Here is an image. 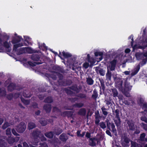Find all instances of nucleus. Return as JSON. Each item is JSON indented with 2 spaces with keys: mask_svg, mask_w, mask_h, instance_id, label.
<instances>
[{
  "mask_svg": "<svg viewBox=\"0 0 147 147\" xmlns=\"http://www.w3.org/2000/svg\"><path fill=\"white\" fill-rule=\"evenodd\" d=\"M13 98V94L12 93H10L7 95V98L9 100H11Z\"/></svg>",
  "mask_w": 147,
  "mask_h": 147,
  "instance_id": "nucleus-54",
  "label": "nucleus"
},
{
  "mask_svg": "<svg viewBox=\"0 0 147 147\" xmlns=\"http://www.w3.org/2000/svg\"><path fill=\"white\" fill-rule=\"evenodd\" d=\"M71 90L76 92L77 93H79L81 90L82 87L81 85H79L78 86L77 84L73 85L69 87Z\"/></svg>",
  "mask_w": 147,
  "mask_h": 147,
  "instance_id": "nucleus-5",
  "label": "nucleus"
},
{
  "mask_svg": "<svg viewBox=\"0 0 147 147\" xmlns=\"http://www.w3.org/2000/svg\"><path fill=\"white\" fill-rule=\"evenodd\" d=\"M25 49H26V52L29 54H32L36 53V51L33 50L30 47H25Z\"/></svg>",
  "mask_w": 147,
  "mask_h": 147,
  "instance_id": "nucleus-29",
  "label": "nucleus"
},
{
  "mask_svg": "<svg viewBox=\"0 0 147 147\" xmlns=\"http://www.w3.org/2000/svg\"><path fill=\"white\" fill-rule=\"evenodd\" d=\"M10 45H11L10 42H8L7 41H5L3 42V46L6 49V50L7 52H10L11 50V48L9 49Z\"/></svg>",
  "mask_w": 147,
  "mask_h": 147,
  "instance_id": "nucleus-13",
  "label": "nucleus"
},
{
  "mask_svg": "<svg viewBox=\"0 0 147 147\" xmlns=\"http://www.w3.org/2000/svg\"><path fill=\"white\" fill-rule=\"evenodd\" d=\"M53 69L55 71L59 72L61 71V68L60 67L57 65L54 66L53 67Z\"/></svg>",
  "mask_w": 147,
  "mask_h": 147,
  "instance_id": "nucleus-50",
  "label": "nucleus"
},
{
  "mask_svg": "<svg viewBox=\"0 0 147 147\" xmlns=\"http://www.w3.org/2000/svg\"><path fill=\"white\" fill-rule=\"evenodd\" d=\"M112 73L108 69L106 75V80L109 82H111Z\"/></svg>",
  "mask_w": 147,
  "mask_h": 147,
  "instance_id": "nucleus-18",
  "label": "nucleus"
},
{
  "mask_svg": "<svg viewBox=\"0 0 147 147\" xmlns=\"http://www.w3.org/2000/svg\"><path fill=\"white\" fill-rule=\"evenodd\" d=\"M99 124L100 127L102 129H104L106 128V124L104 122H101Z\"/></svg>",
  "mask_w": 147,
  "mask_h": 147,
  "instance_id": "nucleus-61",
  "label": "nucleus"
},
{
  "mask_svg": "<svg viewBox=\"0 0 147 147\" xmlns=\"http://www.w3.org/2000/svg\"><path fill=\"white\" fill-rule=\"evenodd\" d=\"M26 128L25 123L23 122H21L16 127V130L19 133H23Z\"/></svg>",
  "mask_w": 147,
  "mask_h": 147,
  "instance_id": "nucleus-4",
  "label": "nucleus"
},
{
  "mask_svg": "<svg viewBox=\"0 0 147 147\" xmlns=\"http://www.w3.org/2000/svg\"><path fill=\"white\" fill-rule=\"evenodd\" d=\"M59 139L63 142H65L67 140L68 138L66 134L63 133L60 135Z\"/></svg>",
  "mask_w": 147,
  "mask_h": 147,
  "instance_id": "nucleus-19",
  "label": "nucleus"
},
{
  "mask_svg": "<svg viewBox=\"0 0 147 147\" xmlns=\"http://www.w3.org/2000/svg\"><path fill=\"white\" fill-rule=\"evenodd\" d=\"M106 104L108 105H112V99L110 98L109 99L107 98L105 100Z\"/></svg>",
  "mask_w": 147,
  "mask_h": 147,
  "instance_id": "nucleus-52",
  "label": "nucleus"
},
{
  "mask_svg": "<svg viewBox=\"0 0 147 147\" xmlns=\"http://www.w3.org/2000/svg\"><path fill=\"white\" fill-rule=\"evenodd\" d=\"M81 131V130H78L76 132L77 135L78 137H83L85 134V131L83 132L82 134H80V133Z\"/></svg>",
  "mask_w": 147,
  "mask_h": 147,
  "instance_id": "nucleus-47",
  "label": "nucleus"
},
{
  "mask_svg": "<svg viewBox=\"0 0 147 147\" xmlns=\"http://www.w3.org/2000/svg\"><path fill=\"white\" fill-rule=\"evenodd\" d=\"M114 110L115 111L113 110L112 111L115 115V118H116V119H115L114 121L116 126L118 127L121 125V121L119 115V110L117 109L115 110L114 109Z\"/></svg>",
  "mask_w": 147,
  "mask_h": 147,
  "instance_id": "nucleus-1",
  "label": "nucleus"
},
{
  "mask_svg": "<svg viewBox=\"0 0 147 147\" xmlns=\"http://www.w3.org/2000/svg\"><path fill=\"white\" fill-rule=\"evenodd\" d=\"M107 125L108 129L111 130V127L112 128L111 131L114 133H116V130L115 128V125L113 123H111L109 121H108L107 122Z\"/></svg>",
  "mask_w": 147,
  "mask_h": 147,
  "instance_id": "nucleus-6",
  "label": "nucleus"
},
{
  "mask_svg": "<svg viewBox=\"0 0 147 147\" xmlns=\"http://www.w3.org/2000/svg\"><path fill=\"white\" fill-rule=\"evenodd\" d=\"M71 90L70 89H69L67 88H65L64 89V90L67 94L68 95L70 96H72L75 93V92Z\"/></svg>",
  "mask_w": 147,
  "mask_h": 147,
  "instance_id": "nucleus-37",
  "label": "nucleus"
},
{
  "mask_svg": "<svg viewBox=\"0 0 147 147\" xmlns=\"http://www.w3.org/2000/svg\"><path fill=\"white\" fill-rule=\"evenodd\" d=\"M76 60V59L75 57H71L68 60V61L71 64H74L75 63V61Z\"/></svg>",
  "mask_w": 147,
  "mask_h": 147,
  "instance_id": "nucleus-56",
  "label": "nucleus"
},
{
  "mask_svg": "<svg viewBox=\"0 0 147 147\" xmlns=\"http://www.w3.org/2000/svg\"><path fill=\"white\" fill-rule=\"evenodd\" d=\"M20 95V94L19 92L15 93L13 94V98H18Z\"/></svg>",
  "mask_w": 147,
  "mask_h": 147,
  "instance_id": "nucleus-63",
  "label": "nucleus"
},
{
  "mask_svg": "<svg viewBox=\"0 0 147 147\" xmlns=\"http://www.w3.org/2000/svg\"><path fill=\"white\" fill-rule=\"evenodd\" d=\"M112 94H113V97H116L118 96V92L117 90L115 88H113L111 89Z\"/></svg>",
  "mask_w": 147,
  "mask_h": 147,
  "instance_id": "nucleus-33",
  "label": "nucleus"
},
{
  "mask_svg": "<svg viewBox=\"0 0 147 147\" xmlns=\"http://www.w3.org/2000/svg\"><path fill=\"white\" fill-rule=\"evenodd\" d=\"M88 61L89 63H90L91 65H93L95 63L94 59L92 58H88Z\"/></svg>",
  "mask_w": 147,
  "mask_h": 147,
  "instance_id": "nucleus-57",
  "label": "nucleus"
},
{
  "mask_svg": "<svg viewBox=\"0 0 147 147\" xmlns=\"http://www.w3.org/2000/svg\"><path fill=\"white\" fill-rule=\"evenodd\" d=\"M7 145V143L5 140H0V147H6Z\"/></svg>",
  "mask_w": 147,
  "mask_h": 147,
  "instance_id": "nucleus-42",
  "label": "nucleus"
},
{
  "mask_svg": "<svg viewBox=\"0 0 147 147\" xmlns=\"http://www.w3.org/2000/svg\"><path fill=\"white\" fill-rule=\"evenodd\" d=\"M22 38L20 36H18L17 38L14 37L11 41L12 44H16L19 43L21 40Z\"/></svg>",
  "mask_w": 147,
  "mask_h": 147,
  "instance_id": "nucleus-15",
  "label": "nucleus"
},
{
  "mask_svg": "<svg viewBox=\"0 0 147 147\" xmlns=\"http://www.w3.org/2000/svg\"><path fill=\"white\" fill-rule=\"evenodd\" d=\"M142 108H145L147 110H144L145 111H147V103L146 102H145L142 104Z\"/></svg>",
  "mask_w": 147,
  "mask_h": 147,
  "instance_id": "nucleus-64",
  "label": "nucleus"
},
{
  "mask_svg": "<svg viewBox=\"0 0 147 147\" xmlns=\"http://www.w3.org/2000/svg\"><path fill=\"white\" fill-rule=\"evenodd\" d=\"M131 147H142L140 144H138L136 142H134L131 140Z\"/></svg>",
  "mask_w": 147,
  "mask_h": 147,
  "instance_id": "nucleus-36",
  "label": "nucleus"
},
{
  "mask_svg": "<svg viewBox=\"0 0 147 147\" xmlns=\"http://www.w3.org/2000/svg\"><path fill=\"white\" fill-rule=\"evenodd\" d=\"M26 38H25V36H24V42L23 43H19L13 45V51L16 50L17 49V48L19 47H22L23 46H27L28 44H29V42L28 40L29 39V38L28 37L26 36Z\"/></svg>",
  "mask_w": 147,
  "mask_h": 147,
  "instance_id": "nucleus-2",
  "label": "nucleus"
},
{
  "mask_svg": "<svg viewBox=\"0 0 147 147\" xmlns=\"http://www.w3.org/2000/svg\"><path fill=\"white\" fill-rule=\"evenodd\" d=\"M146 134L144 133H143L140 134L139 137V140L142 142H147V138H146Z\"/></svg>",
  "mask_w": 147,
  "mask_h": 147,
  "instance_id": "nucleus-23",
  "label": "nucleus"
},
{
  "mask_svg": "<svg viewBox=\"0 0 147 147\" xmlns=\"http://www.w3.org/2000/svg\"><path fill=\"white\" fill-rule=\"evenodd\" d=\"M84 106V104L81 102H76L73 105V107L74 108H82Z\"/></svg>",
  "mask_w": 147,
  "mask_h": 147,
  "instance_id": "nucleus-22",
  "label": "nucleus"
},
{
  "mask_svg": "<svg viewBox=\"0 0 147 147\" xmlns=\"http://www.w3.org/2000/svg\"><path fill=\"white\" fill-rule=\"evenodd\" d=\"M98 94L97 92L96 89H94L93 91V94L92 95V98L96 100L98 97Z\"/></svg>",
  "mask_w": 147,
  "mask_h": 147,
  "instance_id": "nucleus-40",
  "label": "nucleus"
},
{
  "mask_svg": "<svg viewBox=\"0 0 147 147\" xmlns=\"http://www.w3.org/2000/svg\"><path fill=\"white\" fill-rule=\"evenodd\" d=\"M21 100L22 102L25 105H28L30 103V101L28 100L25 99L22 97L21 98Z\"/></svg>",
  "mask_w": 147,
  "mask_h": 147,
  "instance_id": "nucleus-51",
  "label": "nucleus"
},
{
  "mask_svg": "<svg viewBox=\"0 0 147 147\" xmlns=\"http://www.w3.org/2000/svg\"><path fill=\"white\" fill-rule=\"evenodd\" d=\"M86 82L88 85H91L93 84L94 81L91 77H88L86 78Z\"/></svg>",
  "mask_w": 147,
  "mask_h": 147,
  "instance_id": "nucleus-39",
  "label": "nucleus"
},
{
  "mask_svg": "<svg viewBox=\"0 0 147 147\" xmlns=\"http://www.w3.org/2000/svg\"><path fill=\"white\" fill-rule=\"evenodd\" d=\"M36 127L35 124L32 122H30L28 123V128L29 130H32Z\"/></svg>",
  "mask_w": 147,
  "mask_h": 147,
  "instance_id": "nucleus-26",
  "label": "nucleus"
},
{
  "mask_svg": "<svg viewBox=\"0 0 147 147\" xmlns=\"http://www.w3.org/2000/svg\"><path fill=\"white\" fill-rule=\"evenodd\" d=\"M63 132L62 130L60 128H58L54 130L53 133L57 135H59Z\"/></svg>",
  "mask_w": 147,
  "mask_h": 147,
  "instance_id": "nucleus-31",
  "label": "nucleus"
},
{
  "mask_svg": "<svg viewBox=\"0 0 147 147\" xmlns=\"http://www.w3.org/2000/svg\"><path fill=\"white\" fill-rule=\"evenodd\" d=\"M76 96L78 98L79 97L82 99H86V94L82 93H78V94L76 95Z\"/></svg>",
  "mask_w": 147,
  "mask_h": 147,
  "instance_id": "nucleus-44",
  "label": "nucleus"
},
{
  "mask_svg": "<svg viewBox=\"0 0 147 147\" xmlns=\"http://www.w3.org/2000/svg\"><path fill=\"white\" fill-rule=\"evenodd\" d=\"M73 82L71 80H68L66 81L62 80V82L59 83V85L63 86H70L72 84Z\"/></svg>",
  "mask_w": 147,
  "mask_h": 147,
  "instance_id": "nucleus-12",
  "label": "nucleus"
},
{
  "mask_svg": "<svg viewBox=\"0 0 147 147\" xmlns=\"http://www.w3.org/2000/svg\"><path fill=\"white\" fill-rule=\"evenodd\" d=\"M140 69V64L137 65L135 68L134 71L132 72V75L134 76L136 75L139 71Z\"/></svg>",
  "mask_w": 147,
  "mask_h": 147,
  "instance_id": "nucleus-24",
  "label": "nucleus"
},
{
  "mask_svg": "<svg viewBox=\"0 0 147 147\" xmlns=\"http://www.w3.org/2000/svg\"><path fill=\"white\" fill-rule=\"evenodd\" d=\"M16 85L15 83H11L7 86V90L10 92H12L16 89Z\"/></svg>",
  "mask_w": 147,
  "mask_h": 147,
  "instance_id": "nucleus-9",
  "label": "nucleus"
},
{
  "mask_svg": "<svg viewBox=\"0 0 147 147\" xmlns=\"http://www.w3.org/2000/svg\"><path fill=\"white\" fill-rule=\"evenodd\" d=\"M7 141L8 143L10 144H12L15 142L13 138L12 137H9V138L7 139Z\"/></svg>",
  "mask_w": 147,
  "mask_h": 147,
  "instance_id": "nucleus-41",
  "label": "nucleus"
},
{
  "mask_svg": "<svg viewBox=\"0 0 147 147\" xmlns=\"http://www.w3.org/2000/svg\"><path fill=\"white\" fill-rule=\"evenodd\" d=\"M130 140L127 137H125L124 138V140L122 143V146L124 147H128L129 145V143Z\"/></svg>",
  "mask_w": 147,
  "mask_h": 147,
  "instance_id": "nucleus-10",
  "label": "nucleus"
},
{
  "mask_svg": "<svg viewBox=\"0 0 147 147\" xmlns=\"http://www.w3.org/2000/svg\"><path fill=\"white\" fill-rule=\"evenodd\" d=\"M95 118H101V117L100 116V115L99 113V112L98 110L95 112Z\"/></svg>",
  "mask_w": 147,
  "mask_h": 147,
  "instance_id": "nucleus-58",
  "label": "nucleus"
},
{
  "mask_svg": "<svg viewBox=\"0 0 147 147\" xmlns=\"http://www.w3.org/2000/svg\"><path fill=\"white\" fill-rule=\"evenodd\" d=\"M11 129L10 128H7L6 131V135L8 136H11Z\"/></svg>",
  "mask_w": 147,
  "mask_h": 147,
  "instance_id": "nucleus-60",
  "label": "nucleus"
},
{
  "mask_svg": "<svg viewBox=\"0 0 147 147\" xmlns=\"http://www.w3.org/2000/svg\"><path fill=\"white\" fill-rule=\"evenodd\" d=\"M122 91L123 92L125 96L128 97L130 96V94L129 93V91H127L126 90H123Z\"/></svg>",
  "mask_w": 147,
  "mask_h": 147,
  "instance_id": "nucleus-59",
  "label": "nucleus"
},
{
  "mask_svg": "<svg viewBox=\"0 0 147 147\" xmlns=\"http://www.w3.org/2000/svg\"><path fill=\"white\" fill-rule=\"evenodd\" d=\"M39 123L42 126L46 125L47 123V122L46 119L43 118H41L39 121Z\"/></svg>",
  "mask_w": 147,
  "mask_h": 147,
  "instance_id": "nucleus-34",
  "label": "nucleus"
},
{
  "mask_svg": "<svg viewBox=\"0 0 147 147\" xmlns=\"http://www.w3.org/2000/svg\"><path fill=\"white\" fill-rule=\"evenodd\" d=\"M40 56L38 54H33L31 55V58L33 61H37L40 60Z\"/></svg>",
  "mask_w": 147,
  "mask_h": 147,
  "instance_id": "nucleus-20",
  "label": "nucleus"
},
{
  "mask_svg": "<svg viewBox=\"0 0 147 147\" xmlns=\"http://www.w3.org/2000/svg\"><path fill=\"white\" fill-rule=\"evenodd\" d=\"M67 116L68 118H73V112L70 111H67Z\"/></svg>",
  "mask_w": 147,
  "mask_h": 147,
  "instance_id": "nucleus-53",
  "label": "nucleus"
},
{
  "mask_svg": "<svg viewBox=\"0 0 147 147\" xmlns=\"http://www.w3.org/2000/svg\"><path fill=\"white\" fill-rule=\"evenodd\" d=\"M99 80L100 84V89H102L103 92H104L105 89V86L104 84V80L102 78L99 79Z\"/></svg>",
  "mask_w": 147,
  "mask_h": 147,
  "instance_id": "nucleus-27",
  "label": "nucleus"
},
{
  "mask_svg": "<svg viewBox=\"0 0 147 147\" xmlns=\"http://www.w3.org/2000/svg\"><path fill=\"white\" fill-rule=\"evenodd\" d=\"M90 140L91 141V142H90V145L92 146H96V141L97 140V139L95 138H90Z\"/></svg>",
  "mask_w": 147,
  "mask_h": 147,
  "instance_id": "nucleus-28",
  "label": "nucleus"
},
{
  "mask_svg": "<svg viewBox=\"0 0 147 147\" xmlns=\"http://www.w3.org/2000/svg\"><path fill=\"white\" fill-rule=\"evenodd\" d=\"M40 133V131L35 130L33 131L32 133V135L34 138L35 145H38V143L39 141V140L38 138Z\"/></svg>",
  "mask_w": 147,
  "mask_h": 147,
  "instance_id": "nucleus-3",
  "label": "nucleus"
},
{
  "mask_svg": "<svg viewBox=\"0 0 147 147\" xmlns=\"http://www.w3.org/2000/svg\"><path fill=\"white\" fill-rule=\"evenodd\" d=\"M103 55V53L102 52H96L94 53V55L96 57H98V56L100 57V58H99L100 60H102Z\"/></svg>",
  "mask_w": 147,
  "mask_h": 147,
  "instance_id": "nucleus-38",
  "label": "nucleus"
},
{
  "mask_svg": "<svg viewBox=\"0 0 147 147\" xmlns=\"http://www.w3.org/2000/svg\"><path fill=\"white\" fill-rule=\"evenodd\" d=\"M141 120L147 123V118L145 116H142L141 118Z\"/></svg>",
  "mask_w": 147,
  "mask_h": 147,
  "instance_id": "nucleus-62",
  "label": "nucleus"
},
{
  "mask_svg": "<svg viewBox=\"0 0 147 147\" xmlns=\"http://www.w3.org/2000/svg\"><path fill=\"white\" fill-rule=\"evenodd\" d=\"M117 62L116 59H114L112 61H111L110 66V69L111 71L114 70L116 67V64Z\"/></svg>",
  "mask_w": 147,
  "mask_h": 147,
  "instance_id": "nucleus-14",
  "label": "nucleus"
},
{
  "mask_svg": "<svg viewBox=\"0 0 147 147\" xmlns=\"http://www.w3.org/2000/svg\"><path fill=\"white\" fill-rule=\"evenodd\" d=\"M69 100L71 102L73 103L77 101L78 100V98L76 97L74 98H69Z\"/></svg>",
  "mask_w": 147,
  "mask_h": 147,
  "instance_id": "nucleus-55",
  "label": "nucleus"
},
{
  "mask_svg": "<svg viewBox=\"0 0 147 147\" xmlns=\"http://www.w3.org/2000/svg\"><path fill=\"white\" fill-rule=\"evenodd\" d=\"M142 53H136L135 54V56L138 59H140L142 58Z\"/></svg>",
  "mask_w": 147,
  "mask_h": 147,
  "instance_id": "nucleus-49",
  "label": "nucleus"
},
{
  "mask_svg": "<svg viewBox=\"0 0 147 147\" xmlns=\"http://www.w3.org/2000/svg\"><path fill=\"white\" fill-rule=\"evenodd\" d=\"M123 81L119 79L117 80L115 82V86L117 88L122 91L123 90Z\"/></svg>",
  "mask_w": 147,
  "mask_h": 147,
  "instance_id": "nucleus-8",
  "label": "nucleus"
},
{
  "mask_svg": "<svg viewBox=\"0 0 147 147\" xmlns=\"http://www.w3.org/2000/svg\"><path fill=\"white\" fill-rule=\"evenodd\" d=\"M9 126V123L8 122H5L2 126V128L4 130Z\"/></svg>",
  "mask_w": 147,
  "mask_h": 147,
  "instance_id": "nucleus-48",
  "label": "nucleus"
},
{
  "mask_svg": "<svg viewBox=\"0 0 147 147\" xmlns=\"http://www.w3.org/2000/svg\"><path fill=\"white\" fill-rule=\"evenodd\" d=\"M14 51L16 52V53L17 55H20L25 53L24 47L20 48L19 49H17Z\"/></svg>",
  "mask_w": 147,
  "mask_h": 147,
  "instance_id": "nucleus-17",
  "label": "nucleus"
},
{
  "mask_svg": "<svg viewBox=\"0 0 147 147\" xmlns=\"http://www.w3.org/2000/svg\"><path fill=\"white\" fill-rule=\"evenodd\" d=\"M45 135L47 137L51 139L53 138L54 136V133L53 131L46 132L45 134Z\"/></svg>",
  "mask_w": 147,
  "mask_h": 147,
  "instance_id": "nucleus-30",
  "label": "nucleus"
},
{
  "mask_svg": "<svg viewBox=\"0 0 147 147\" xmlns=\"http://www.w3.org/2000/svg\"><path fill=\"white\" fill-rule=\"evenodd\" d=\"M95 71L97 74H99L100 75L102 76H105V71L103 68H102L99 66L95 67Z\"/></svg>",
  "mask_w": 147,
  "mask_h": 147,
  "instance_id": "nucleus-7",
  "label": "nucleus"
},
{
  "mask_svg": "<svg viewBox=\"0 0 147 147\" xmlns=\"http://www.w3.org/2000/svg\"><path fill=\"white\" fill-rule=\"evenodd\" d=\"M53 101V99L51 96L47 97L44 100V102L46 103H51Z\"/></svg>",
  "mask_w": 147,
  "mask_h": 147,
  "instance_id": "nucleus-32",
  "label": "nucleus"
},
{
  "mask_svg": "<svg viewBox=\"0 0 147 147\" xmlns=\"http://www.w3.org/2000/svg\"><path fill=\"white\" fill-rule=\"evenodd\" d=\"M28 63L29 65L32 67H34L36 66L37 65H39L42 63V62H32L30 61H28Z\"/></svg>",
  "mask_w": 147,
  "mask_h": 147,
  "instance_id": "nucleus-35",
  "label": "nucleus"
},
{
  "mask_svg": "<svg viewBox=\"0 0 147 147\" xmlns=\"http://www.w3.org/2000/svg\"><path fill=\"white\" fill-rule=\"evenodd\" d=\"M129 129L130 130L134 131L135 130V128L134 123L132 121H128L127 122Z\"/></svg>",
  "mask_w": 147,
  "mask_h": 147,
  "instance_id": "nucleus-21",
  "label": "nucleus"
},
{
  "mask_svg": "<svg viewBox=\"0 0 147 147\" xmlns=\"http://www.w3.org/2000/svg\"><path fill=\"white\" fill-rule=\"evenodd\" d=\"M101 109L103 114L105 116V117H106L108 114V112L107 111V109L105 108V107L104 106H103L101 108Z\"/></svg>",
  "mask_w": 147,
  "mask_h": 147,
  "instance_id": "nucleus-43",
  "label": "nucleus"
},
{
  "mask_svg": "<svg viewBox=\"0 0 147 147\" xmlns=\"http://www.w3.org/2000/svg\"><path fill=\"white\" fill-rule=\"evenodd\" d=\"M62 53L63 56L65 58L70 57L72 56V55L71 54L68 53H65L64 51H63Z\"/></svg>",
  "mask_w": 147,
  "mask_h": 147,
  "instance_id": "nucleus-45",
  "label": "nucleus"
},
{
  "mask_svg": "<svg viewBox=\"0 0 147 147\" xmlns=\"http://www.w3.org/2000/svg\"><path fill=\"white\" fill-rule=\"evenodd\" d=\"M52 109V106L50 104H45L43 107V109L47 113H50Z\"/></svg>",
  "mask_w": 147,
  "mask_h": 147,
  "instance_id": "nucleus-11",
  "label": "nucleus"
},
{
  "mask_svg": "<svg viewBox=\"0 0 147 147\" xmlns=\"http://www.w3.org/2000/svg\"><path fill=\"white\" fill-rule=\"evenodd\" d=\"M124 88H123V90H126L127 91H130L131 89V87L129 84L125 82L124 85Z\"/></svg>",
  "mask_w": 147,
  "mask_h": 147,
  "instance_id": "nucleus-25",
  "label": "nucleus"
},
{
  "mask_svg": "<svg viewBox=\"0 0 147 147\" xmlns=\"http://www.w3.org/2000/svg\"><path fill=\"white\" fill-rule=\"evenodd\" d=\"M6 91L5 89H2L0 88V94L2 96H5L6 95Z\"/></svg>",
  "mask_w": 147,
  "mask_h": 147,
  "instance_id": "nucleus-46",
  "label": "nucleus"
},
{
  "mask_svg": "<svg viewBox=\"0 0 147 147\" xmlns=\"http://www.w3.org/2000/svg\"><path fill=\"white\" fill-rule=\"evenodd\" d=\"M86 110L85 108H81L80 109L78 112V114L81 116H85L86 115Z\"/></svg>",
  "mask_w": 147,
  "mask_h": 147,
  "instance_id": "nucleus-16",
  "label": "nucleus"
}]
</instances>
